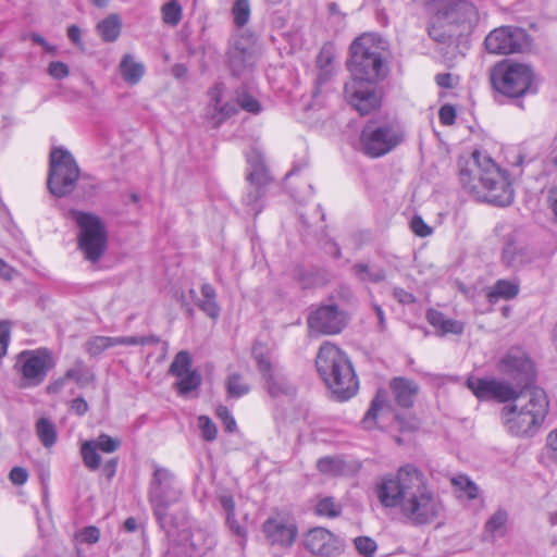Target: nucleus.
<instances>
[{
  "instance_id": "5",
  "label": "nucleus",
  "mask_w": 557,
  "mask_h": 557,
  "mask_svg": "<svg viewBox=\"0 0 557 557\" xmlns=\"http://www.w3.org/2000/svg\"><path fill=\"white\" fill-rule=\"evenodd\" d=\"M381 44L382 41L371 34H363L352 41L348 61L351 82L376 84L386 76L387 67Z\"/></svg>"
},
{
  "instance_id": "32",
  "label": "nucleus",
  "mask_w": 557,
  "mask_h": 557,
  "mask_svg": "<svg viewBox=\"0 0 557 557\" xmlns=\"http://www.w3.org/2000/svg\"><path fill=\"white\" fill-rule=\"evenodd\" d=\"M65 379L73 380L79 387H85L95 379L94 373L81 359L76 360L72 368L65 372Z\"/></svg>"
},
{
  "instance_id": "10",
  "label": "nucleus",
  "mask_w": 557,
  "mask_h": 557,
  "mask_svg": "<svg viewBox=\"0 0 557 557\" xmlns=\"http://www.w3.org/2000/svg\"><path fill=\"white\" fill-rule=\"evenodd\" d=\"M403 140L404 132L398 125L392 123L376 125L370 121L360 133L359 145L366 156L379 158L391 152Z\"/></svg>"
},
{
  "instance_id": "30",
  "label": "nucleus",
  "mask_w": 557,
  "mask_h": 557,
  "mask_svg": "<svg viewBox=\"0 0 557 557\" xmlns=\"http://www.w3.org/2000/svg\"><path fill=\"white\" fill-rule=\"evenodd\" d=\"M97 33L104 42H114L122 30V20L116 13L109 14L97 24Z\"/></svg>"
},
{
  "instance_id": "22",
  "label": "nucleus",
  "mask_w": 557,
  "mask_h": 557,
  "mask_svg": "<svg viewBox=\"0 0 557 557\" xmlns=\"http://www.w3.org/2000/svg\"><path fill=\"white\" fill-rule=\"evenodd\" d=\"M499 370L503 373L511 375L512 377H519L525 375L529 377L532 372V362L527 355L519 349L509 350L498 363Z\"/></svg>"
},
{
  "instance_id": "60",
  "label": "nucleus",
  "mask_w": 557,
  "mask_h": 557,
  "mask_svg": "<svg viewBox=\"0 0 557 557\" xmlns=\"http://www.w3.org/2000/svg\"><path fill=\"white\" fill-rule=\"evenodd\" d=\"M226 524L234 534L240 537L245 536L246 531L236 520L235 512L232 515H226Z\"/></svg>"
},
{
  "instance_id": "29",
  "label": "nucleus",
  "mask_w": 557,
  "mask_h": 557,
  "mask_svg": "<svg viewBox=\"0 0 557 557\" xmlns=\"http://www.w3.org/2000/svg\"><path fill=\"white\" fill-rule=\"evenodd\" d=\"M119 70L123 79L129 85L138 84L145 74V65L135 61V58L129 53L123 55Z\"/></svg>"
},
{
  "instance_id": "40",
  "label": "nucleus",
  "mask_w": 557,
  "mask_h": 557,
  "mask_svg": "<svg viewBox=\"0 0 557 557\" xmlns=\"http://www.w3.org/2000/svg\"><path fill=\"white\" fill-rule=\"evenodd\" d=\"M163 22L171 26H176L182 20V7L177 0H171L162 9Z\"/></svg>"
},
{
  "instance_id": "43",
  "label": "nucleus",
  "mask_w": 557,
  "mask_h": 557,
  "mask_svg": "<svg viewBox=\"0 0 557 557\" xmlns=\"http://www.w3.org/2000/svg\"><path fill=\"white\" fill-rule=\"evenodd\" d=\"M95 446L102 453L112 454L121 447V440L112 437L106 433L100 434L97 438L90 440Z\"/></svg>"
},
{
  "instance_id": "41",
  "label": "nucleus",
  "mask_w": 557,
  "mask_h": 557,
  "mask_svg": "<svg viewBox=\"0 0 557 557\" xmlns=\"http://www.w3.org/2000/svg\"><path fill=\"white\" fill-rule=\"evenodd\" d=\"M232 14L234 18V24L237 27L245 26L250 17V2L249 0H235Z\"/></svg>"
},
{
  "instance_id": "50",
  "label": "nucleus",
  "mask_w": 557,
  "mask_h": 557,
  "mask_svg": "<svg viewBox=\"0 0 557 557\" xmlns=\"http://www.w3.org/2000/svg\"><path fill=\"white\" fill-rule=\"evenodd\" d=\"M237 104H238V107H240L242 109H244L250 113L257 114L261 111V106H260L259 101L256 98H253L252 96L245 94V92L239 94L237 96Z\"/></svg>"
},
{
  "instance_id": "31",
  "label": "nucleus",
  "mask_w": 557,
  "mask_h": 557,
  "mask_svg": "<svg viewBox=\"0 0 557 557\" xmlns=\"http://www.w3.org/2000/svg\"><path fill=\"white\" fill-rule=\"evenodd\" d=\"M352 274L363 283H381L386 278V272L383 268L370 267L368 263L358 262L351 268Z\"/></svg>"
},
{
  "instance_id": "58",
  "label": "nucleus",
  "mask_w": 557,
  "mask_h": 557,
  "mask_svg": "<svg viewBox=\"0 0 557 557\" xmlns=\"http://www.w3.org/2000/svg\"><path fill=\"white\" fill-rule=\"evenodd\" d=\"M28 479V473L27 471L24 469V468H21V467H14L11 471H10V480L16 484V485H22L24 484Z\"/></svg>"
},
{
  "instance_id": "3",
  "label": "nucleus",
  "mask_w": 557,
  "mask_h": 557,
  "mask_svg": "<svg viewBox=\"0 0 557 557\" xmlns=\"http://www.w3.org/2000/svg\"><path fill=\"white\" fill-rule=\"evenodd\" d=\"M510 406L502 409V420L508 433L513 436H533L548 412L545 392L536 386H525L515 392Z\"/></svg>"
},
{
  "instance_id": "49",
  "label": "nucleus",
  "mask_w": 557,
  "mask_h": 557,
  "mask_svg": "<svg viewBox=\"0 0 557 557\" xmlns=\"http://www.w3.org/2000/svg\"><path fill=\"white\" fill-rule=\"evenodd\" d=\"M215 413L218 418L223 422L225 432L234 433L237 431L236 421L227 407L219 406Z\"/></svg>"
},
{
  "instance_id": "8",
  "label": "nucleus",
  "mask_w": 557,
  "mask_h": 557,
  "mask_svg": "<svg viewBox=\"0 0 557 557\" xmlns=\"http://www.w3.org/2000/svg\"><path fill=\"white\" fill-rule=\"evenodd\" d=\"M70 215L79 228L78 248L86 260L96 263L107 250L108 232L104 223L90 212L72 209Z\"/></svg>"
},
{
  "instance_id": "27",
  "label": "nucleus",
  "mask_w": 557,
  "mask_h": 557,
  "mask_svg": "<svg viewBox=\"0 0 557 557\" xmlns=\"http://www.w3.org/2000/svg\"><path fill=\"white\" fill-rule=\"evenodd\" d=\"M520 284L518 280H497L487 290L486 297L490 304L498 300H511L518 296Z\"/></svg>"
},
{
  "instance_id": "51",
  "label": "nucleus",
  "mask_w": 557,
  "mask_h": 557,
  "mask_svg": "<svg viewBox=\"0 0 557 557\" xmlns=\"http://www.w3.org/2000/svg\"><path fill=\"white\" fill-rule=\"evenodd\" d=\"M48 74L54 79H62L69 76V66L61 61H53L48 66Z\"/></svg>"
},
{
  "instance_id": "2",
  "label": "nucleus",
  "mask_w": 557,
  "mask_h": 557,
  "mask_svg": "<svg viewBox=\"0 0 557 557\" xmlns=\"http://www.w3.org/2000/svg\"><path fill=\"white\" fill-rule=\"evenodd\" d=\"M459 180L470 193L480 195L482 187L484 199L493 205L505 207L513 201V189L506 175L491 157L480 151H474L472 159L460 165Z\"/></svg>"
},
{
  "instance_id": "7",
  "label": "nucleus",
  "mask_w": 557,
  "mask_h": 557,
  "mask_svg": "<svg viewBox=\"0 0 557 557\" xmlns=\"http://www.w3.org/2000/svg\"><path fill=\"white\" fill-rule=\"evenodd\" d=\"M491 83L495 90L508 98H521L535 92L534 73L529 65L503 61L491 73Z\"/></svg>"
},
{
  "instance_id": "14",
  "label": "nucleus",
  "mask_w": 557,
  "mask_h": 557,
  "mask_svg": "<svg viewBox=\"0 0 557 557\" xmlns=\"http://www.w3.org/2000/svg\"><path fill=\"white\" fill-rule=\"evenodd\" d=\"M441 2L436 9L440 17L462 35L471 32L479 18L478 11L471 2L467 0H441Z\"/></svg>"
},
{
  "instance_id": "36",
  "label": "nucleus",
  "mask_w": 557,
  "mask_h": 557,
  "mask_svg": "<svg viewBox=\"0 0 557 557\" xmlns=\"http://www.w3.org/2000/svg\"><path fill=\"white\" fill-rule=\"evenodd\" d=\"M508 519L507 511L499 508L485 523V532L491 537L503 536L506 530V522Z\"/></svg>"
},
{
  "instance_id": "23",
  "label": "nucleus",
  "mask_w": 557,
  "mask_h": 557,
  "mask_svg": "<svg viewBox=\"0 0 557 557\" xmlns=\"http://www.w3.org/2000/svg\"><path fill=\"white\" fill-rule=\"evenodd\" d=\"M428 34L432 40L443 46H450L462 36L459 30L454 28L444 18L440 17L437 12H435L428 27Z\"/></svg>"
},
{
  "instance_id": "37",
  "label": "nucleus",
  "mask_w": 557,
  "mask_h": 557,
  "mask_svg": "<svg viewBox=\"0 0 557 557\" xmlns=\"http://www.w3.org/2000/svg\"><path fill=\"white\" fill-rule=\"evenodd\" d=\"M98 448L95 446V443L86 441L82 444L81 455L84 461V465L91 471L98 470L101 465V457L98 454Z\"/></svg>"
},
{
  "instance_id": "39",
  "label": "nucleus",
  "mask_w": 557,
  "mask_h": 557,
  "mask_svg": "<svg viewBox=\"0 0 557 557\" xmlns=\"http://www.w3.org/2000/svg\"><path fill=\"white\" fill-rule=\"evenodd\" d=\"M317 468L321 473L335 476L344 472L345 462L337 457H323L318 460Z\"/></svg>"
},
{
  "instance_id": "47",
  "label": "nucleus",
  "mask_w": 557,
  "mask_h": 557,
  "mask_svg": "<svg viewBox=\"0 0 557 557\" xmlns=\"http://www.w3.org/2000/svg\"><path fill=\"white\" fill-rule=\"evenodd\" d=\"M213 544L212 539H205L201 531L195 532L190 535L189 546L194 554H202L207 549L211 548Z\"/></svg>"
},
{
  "instance_id": "45",
  "label": "nucleus",
  "mask_w": 557,
  "mask_h": 557,
  "mask_svg": "<svg viewBox=\"0 0 557 557\" xmlns=\"http://www.w3.org/2000/svg\"><path fill=\"white\" fill-rule=\"evenodd\" d=\"M451 483L460 491H463L469 499H474L478 497L479 488L475 483L472 482L468 476L458 475L451 480Z\"/></svg>"
},
{
  "instance_id": "16",
  "label": "nucleus",
  "mask_w": 557,
  "mask_h": 557,
  "mask_svg": "<svg viewBox=\"0 0 557 557\" xmlns=\"http://www.w3.org/2000/svg\"><path fill=\"white\" fill-rule=\"evenodd\" d=\"M302 545L317 557H334L344 550L343 540L323 527L308 530L302 536Z\"/></svg>"
},
{
  "instance_id": "17",
  "label": "nucleus",
  "mask_w": 557,
  "mask_h": 557,
  "mask_svg": "<svg viewBox=\"0 0 557 557\" xmlns=\"http://www.w3.org/2000/svg\"><path fill=\"white\" fill-rule=\"evenodd\" d=\"M253 357L264 381L265 389L272 398H292L296 395V387L282 372L273 368L268 357L257 351H253Z\"/></svg>"
},
{
  "instance_id": "53",
  "label": "nucleus",
  "mask_w": 557,
  "mask_h": 557,
  "mask_svg": "<svg viewBox=\"0 0 557 557\" xmlns=\"http://www.w3.org/2000/svg\"><path fill=\"white\" fill-rule=\"evenodd\" d=\"M546 448L548 458L557 466V429L548 433Z\"/></svg>"
},
{
  "instance_id": "42",
  "label": "nucleus",
  "mask_w": 557,
  "mask_h": 557,
  "mask_svg": "<svg viewBox=\"0 0 557 557\" xmlns=\"http://www.w3.org/2000/svg\"><path fill=\"white\" fill-rule=\"evenodd\" d=\"M190 366H191L190 355L187 351L182 350L178 354H176L173 362L170 366L169 372L172 375L182 376L183 374L191 371Z\"/></svg>"
},
{
  "instance_id": "19",
  "label": "nucleus",
  "mask_w": 557,
  "mask_h": 557,
  "mask_svg": "<svg viewBox=\"0 0 557 557\" xmlns=\"http://www.w3.org/2000/svg\"><path fill=\"white\" fill-rule=\"evenodd\" d=\"M466 385L479 400L496 399L499 403H506L515 397L516 392L510 384L495 379L470 376Z\"/></svg>"
},
{
  "instance_id": "18",
  "label": "nucleus",
  "mask_w": 557,
  "mask_h": 557,
  "mask_svg": "<svg viewBox=\"0 0 557 557\" xmlns=\"http://www.w3.org/2000/svg\"><path fill=\"white\" fill-rule=\"evenodd\" d=\"M308 326L315 334H338L346 326V317L336 305L321 306L308 317Z\"/></svg>"
},
{
  "instance_id": "9",
  "label": "nucleus",
  "mask_w": 557,
  "mask_h": 557,
  "mask_svg": "<svg viewBox=\"0 0 557 557\" xmlns=\"http://www.w3.org/2000/svg\"><path fill=\"white\" fill-rule=\"evenodd\" d=\"M182 496L174 473L164 467L153 465V474L149 483L148 500L159 524L164 528L169 508Z\"/></svg>"
},
{
  "instance_id": "34",
  "label": "nucleus",
  "mask_w": 557,
  "mask_h": 557,
  "mask_svg": "<svg viewBox=\"0 0 557 557\" xmlns=\"http://www.w3.org/2000/svg\"><path fill=\"white\" fill-rule=\"evenodd\" d=\"M343 507L341 503L336 502V499L332 496L321 497L315 506L314 513L320 517H325L329 519H334L341 516Z\"/></svg>"
},
{
  "instance_id": "20",
  "label": "nucleus",
  "mask_w": 557,
  "mask_h": 557,
  "mask_svg": "<svg viewBox=\"0 0 557 557\" xmlns=\"http://www.w3.org/2000/svg\"><path fill=\"white\" fill-rule=\"evenodd\" d=\"M364 83L349 82L344 87V94L348 103L361 115H367L376 110L381 103V97L375 87L364 85Z\"/></svg>"
},
{
  "instance_id": "48",
  "label": "nucleus",
  "mask_w": 557,
  "mask_h": 557,
  "mask_svg": "<svg viewBox=\"0 0 557 557\" xmlns=\"http://www.w3.org/2000/svg\"><path fill=\"white\" fill-rule=\"evenodd\" d=\"M356 549L364 557H372L376 550V543L368 536H359L355 539Z\"/></svg>"
},
{
  "instance_id": "25",
  "label": "nucleus",
  "mask_w": 557,
  "mask_h": 557,
  "mask_svg": "<svg viewBox=\"0 0 557 557\" xmlns=\"http://www.w3.org/2000/svg\"><path fill=\"white\" fill-rule=\"evenodd\" d=\"M389 385L399 406L410 408L413 405V399L419 392V386L416 382L404 377H395L391 381Z\"/></svg>"
},
{
  "instance_id": "6",
  "label": "nucleus",
  "mask_w": 557,
  "mask_h": 557,
  "mask_svg": "<svg viewBox=\"0 0 557 557\" xmlns=\"http://www.w3.org/2000/svg\"><path fill=\"white\" fill-rule=\"evenodd\" d=\"M81 169L73 154L63 147H54L49 154L47 188L57 198H64L76 188Z\"/></svg>"
},
{
  "instance_id": "63",
  "label": "nucleus",
  "mask_w": 557,
  "mask_h": 557,
  "mask_svg": "<svg viewBox=\"0 0 557 557\" xmlns=\"http://www.w3.org/2000/svg\"><path fill=\"white\" fill-rule=\"evenodd\" d=\"M116 468L117 458H111L103 465L102 473L108 480H111L116 473Z\"/></svg>"
},
{
  "instance_id": "33",
  "label": "nucleus",
  "mask_w": 557,
  "mask_h": 557,
  "mask_svg": "<svg viewBox=\"0 0 557 557\" xmlns=\"http://www.w3.org/2000/svg\"><path fill=\"white\" fill-rule=\"evenodd\" d=\"M225 388L230 398H240L250 392V385L238 372H233L227 375Z\"/></svg>"
},
{
  "instance_id": "61",
  "label": "nucleus",
  "mask_w": 557,
  "mask_h": 557,
  "mask_svg": "<svg viewBox=\"0 0 557 557\" xmlns=\"http://www.w3.org/2000/svg\"><path fill=\"white\" fill-rule=\"evenodd\" d=\"M219 503L225 515H232L235 512V502L231 495L222 494L219 496Z\"/></svg>"
},
{
  "instance_id": "59",
  "label": "nucleus",
  "mask_w": 557,
  "mask_h": 557,
  "mask_svg": "<svg viewBox=\"0 0 557 557\" xmlns=\"http://www.w3.org/2000/svg\"><path fill=\"white\" fill-rule=\"evenodd\" d=\"M393 296L395 299H397L403 305H410L416 301V298L411 293H409L400 287L394 288Z\"/></svg>"
},
{
  "instance_id": "13",
  "label": "nucleus",
  "mask_w": 557,
  "mask_h": 557,
  "mask_svg": "<svg viewBox=\"0 0 557 557\" xmlns=\"http://www.w3.org/2000/svg\"><path fill=\"white\" fill-rule=\"evenodd\" d=\"M262 532L271 546L289 548L298 536V527L292 516L276 512L263 522Z\"/></svg>"
},
{
  "instance_id": "54",
  "label": "nucleus",
  "mask_w": 557,
  "mask_h": 557,
  "mask_svg": "<svg viewBox=\"0 0 557 557\" xmlns=\"http://www.w3.org/2000/svg\"><path fill=\"white\" fill-rule=\"evenodd\" d=\"M410 225L412 232L420 237L429 236L432 233L431 227L424 223L421 216H413Z\"/></svg>"
},
{
  "instance_id": "26",
  "label": "nucleus",
  "mask_w": 557,
  "mask_h": 557,
  "mask_svg": "<svg viewBox=\"0 0 557 557\" xmlns=\"http://www.w3.org/2000/svg\"><path fill=\"white\" fill-rule=\"evenodd\" d=\"M255 62V52L251 46L237 42L230 51V66L234 75L239 76Z\"/></svg>"
},
{
  "instance_id": "64",
  "label": "nucleus",
  "mask_w": 557,
  "mask_h": 557,
  "mask_svg": "<svg viewBox=\"0 0 557 557\" xmlns=\"http://www.w3.org/2000/svg\"><path fill=\"white\" fill-rule=\"evenodd\" d=\"M548 202L549 208L552 209L554 216L557 221V185L549 189Z\"/></svg>"
},
{
  "instance_id": "4",
  "label": "nucleus",
  "mask_w": 557,
  "mask_h": 557,
  "mask_svg": "<svg viewBox=\"0 0 557 557\" xmlns=\"http://www.w3.org/2000/svg\"><path fill=\"white\" fill-rule=\"evenodd\" d=\"M315 366L320 376L339 400H347L357 393L359 382L352 364L337 346L329 342L321 345Z\"/></svg>"
},
{
  "instance_id": "38",
  "label": "nucleus",
  "mask_w": 557,
  "mask_h": 557,
  "mask_svg": "<svg viewBox=\"0 0 557 557\" xmlns=\"http://www.w3.org/2000/svg\"><path fill=\"white\" fill-rule=\"evenodd\" d=\"M180 380L176 382V388L177 392L181 395H186L196 388L199 387L201 384V376L196 370H191L182 376H177Z\"/></svg>"
},
{
  "instance_id": "11",
  "label": "nucleus",
  "mask_w": 557,
  "mask_h": 557,
  "mask_svg": "<svg viewBox=\"0 0 557 557\" xmlns=\"http://www.w3.org/2000/svg\"><path fill=\"white\" fill-rule=\"evenodd\" d=\"M247 191L243 197V202L252 215H258L262 210V197L265 194V187L270 183L269 175L262 153L252 149L247 154Z\"/></svg>"
},
{
  "instance_id": "35",
  "label": "nucleus",
  "mask_w": 557,
  "mask_h": 557,
  "mask_svg": "<svg viewBox=\"0 0 557 557\" xmlns=\"http://www.w3.org/2000/svg\"><path fill=\"white\" fill-rule=\"evenodd\" d=\"M36 433L40 443L49 448L57 442L58 433L55 425L47 418H40L36 423Z\"/></svg>"
},
{
  "instance_id": "55",
  "label": "nucleus",
  "mask_w": 557,
  "mask_h": 557,
  "mask_svg": "<svg viewBox=\"0 0 557 557\" xmlns=\"http://www.w3.org/2000/svg\"><path fill=\"white\" fill-rule=\"evenodd\" d=\"M440 122L443 125H453L456 120V110L450 104H444L438 112Z\"/></svg>"
},
{
  "instance_id": "56",
  "label": "nucleus",
  "mask_w": 557,
  "mask_h": 557,
  "mask_svg": "<svg viewBox=\"0 0 557 557\" xmlns=\"http://www.w3.org/2000/svg\"><path fill=\"white\" fill-rule=\"evenodd\" d=\"M383 404H384V399H382L380 397V395L377 394L375 396V398L372 400L371 406H370V408L368 409V411H367V413L364 416L363 422L368 423L370 420H375L376 416H377V412L383 407Z\"/></svg>"
},
{
  "instance_id": "28",
  "label": "nucleus",
  "mask_w": 557,
  "mask_h": 557,
  "mask_svg": "<svg viewBox=\"0 0 557 557\" xmlns=\"http://www.w3.org/2000/svg\"><path fill=\"white\" fill-rule=\"evenodd\" d=\"M428 322L436 329L437 333L443 336L446 334H461L463 332V323L454 319L447 318L441 311L430 309L426 312Z\"/></svg>"
},
{
  "instance_id": "21",
  "label": "nucleus",
  "mask_w": 557,
  "mask_h": 557,
  "mask_svg": "<svg viewBox=\"0 0 557 557\" xmlns=\"http://www.w3.org/2000/svg\"><path fill=\"white\" fill-rule=\"evenodd\" d=\"M222 92V84H215L209 90L210 103L208 106L207 115L214 127L220 126L226 119L231 117L238 111L237 101L221 104Z\"/></svg>"
},
{
  "instance_id": "24",
  "label": "nucleus",
  "mask_w": 557,
  "mask_h": 557,
  "mask_svg": "<svg viewBox=\"0 0 557 557\" xmlns=\"http://www.w3.org/2000/svg\"><path fill=\"white\" fill-rule=\"evenodd\" d=\"M191 299L195 300L196 306L205 312L209 318L215 320L220 315V307L216 302V293L213 286L205 283L201 286V297L197 296L195 289L189 290Z\"/></svg>"
},
{
  "instance_id": "15",
  "label": "nucleus",
  "mask_w": 557,
  "mask_h": 557,
  "mask_svg": "<svg viewBox=\"0 0 557 557\" xmlns=\"http://www.w3.org/2000/svg\"><path fill=\"white\" fill-rule=\"evenodd\" d=\"M484 45L486 50L494 54L521 52L527 46V34L521 28L504 26L491 32Z\"/></svg>"
},
{
  "instance_id": "57",
  "label": "nucleus",
  "mask_w": 557,
  "mask_h": 557,
  "mask_svg": "<svg viewBox=\"0 0 557 557\" xmlns=\"http://www.w3.org/2000/svg\"><path fill=\"white\" fill-rule=\"evenodd\" d=\"M10 338L9 326L5 322H0V358L7 354Z\"/></svg>"
},
{
  "instance_id": "44",
  "label": "nucleus",
  "mask_w": 557,
  "mask_h": 557,
  "mask_svg": "<svg viewBox=\"0 0 557 557\" xmlns=\"http://www.w3.org/2000/svg\"><path fill=\"white\" fill-rule=\"evenodd\" d=\"M108 348H111L110 336H92L85 344V349L91 357L99 356Z\"/></svg>"
},
{
  "instance_id": "12",
  "label": "nucleus",
  "mask_w": 557,
  "mask_h": 557,
  "mask_svg": "<svg viewBox=\"0 0 557 557\" xmlns=\"http://www.w3.org/2000/svg\"><path fill=\"white\" fill-rule=\"evenodd\" d=\"M54 366L52 352L48 348H38L20 352L14 368L22 374L26 386H38Z\"/></svg>"
},
{
  "instance_id": "62",
  "label": "nucleus",
  "mask_w": 557,
  "mask_h": 557,
  "mask_svg": "<svg viewBox=\"0 0 557 557\" xmlns=\"http://www.w3.org/2000/svg\"><path fill=\"white\" fill-rule=\"evenodd\" d=\"M71 409L77 416H83L88 411L89 407L87 401L83 397H77L71 401Z\"/></svg>"
},
{
  "instance_id": "46",
  "label": "nucleus",
  "mask_w": 557,
  "mask_h": 557,
  "mask_svg": "<svg viewBox=\"0 0 557 557\" xmlns=\"http://www.w3.org/2000/svg\"><path fill=\"white\" fill-rule=\"evenodd\" d=\"M198 428L205 441L213 442L216 438L218 429L208 416L198 417Z\"/></svg>"
},
{
  "instance_id": "1",
  "label": "nucleus",
  "mask_w": 557,
  "mask_h": 557,
  "mask_svg": "<svg viewBox=\"0 0 557 557\" xmlns=\"http://www.w3.org/2000/svg\"><path fill=\"white\" fill-rule=\"evenodd\" d=\"M374 494L384 508H398L413 525L430 524L444 511L442 499L413 463L380 476L374 483Z\"/></svg>"
},
{
  "instance_id": "52",
  "label": "nucleus",
  "mask_w": 557,
  "mask_h": 557,
  "mask_svg": "<svg viewBox=\"0 0 557 557\" xmlns=\"http://www.w3.org/2000/svg\"><path fill=\"white\" fill-rule=\"evenodd\" d=\"M76 536L83 543L95 544L99 541L100 531L96 527H87L83 529Z\"/></svg>"
}]
</instances>
